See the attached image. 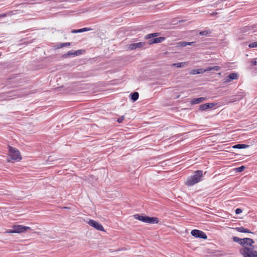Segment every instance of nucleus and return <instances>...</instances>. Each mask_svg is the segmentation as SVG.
Returning a JSON list of instances; mask_svg holds the SVG:
<instances>
[{
  "instance_id": "1",
  "label": "nucleus",
  "mask_w": 257,
  "mask_h": 257,
  "mask_svg": "<svg viewBox=\"0 0 257 257\" xmlns=\"http://www.w3.org/2000/svg\"><path fill=\"white\" fill-rule=\"evenodd\" d=\"M202 177L203 171L197 170L195 171L193 175L188 178L185 184L187 186H192L201 181Z\"/></svg>"
},
{
  "instance_id": "2",
  "label": "nucleus",
  "mask_w": 257,
  "mask_h": 257,
  "mask_svg": "<svg viewBox=\"0 0 257 257\" xmlns=\"http://www.w3.org/2000/svg\"><path fill=\"white\" fill-rule=\"evenodd\" d=\"M252 247H244L239 249V252L243 257H257V251Z\"/></svg>"
},
{
  "instance_id": "3",
  "label": "nucleus",
  "mask_w": 257,
  "mask_h": 257,
  "mask_svg": "<svg viewBox=\"0 0 257 257\" xmlns=\"http://www.w3.org/2000/svg\"><path fill=\"white\" fill-rule=\"evenodd\" d=\"M134 216L135 219L145 223L155 224L158 223L159 222V219L156 217L143 216L138 214L134 215Z\"/></svg>"
},
{
  "instance_id": "4",
  "label": "nucleus",
  "mask_w": 257,
  "mask_h": 257,
  "mask_svg": "<svg viewBox=\"0 0 257 257\" xmlns=\"http://www.w3.org/2000/svg\"><path fill=\"white\" fill-rule=\"evenodd\" d=\"M28 230H32L31 227L22 225H15L12 226V229H7L5 232L7 233H21L25 232Z\"/></svg>"
},
{
  "instance_id": "5",
  "label": "nucleus",
  "mask_w": 257,
  "mask_h": 257,
  "mask_svg": "<svg viewBox=\"0 0 257 257\" xmlns=\"http://www.w3.org/2000/svg\"><path fill=\"white\" fill-rule=\"evenodd\" d=\"M8 149L9 153V155L11 159L17 162H19L21 160L22 157L20 152L17 149L13 148L10 146H8Z\"/></svg>"
},
{
  "instance_id": "6",
  "label": "nucleus",
  "mask_w": 257,
  "mask_h": 257,
  "mask_svg": "<svg viewBox=\"0 0 257 257\" xmlns=\"http://www.w3.org/2000/svg\"><path fill=\"white\" fill-rule=\"evenodd\" d=\"M191 234L196 238L207 239V236L202 231L198 229H193L191 231Z\"/></svg>"
},
{
  "instance_id": "7",
  "label": "nucleus",
  "mask_w": 257,
  "mask_h": 257,
  "mask_svg": "<svg viewBox=\"0 0 257 257\" xmlns=\"http://www.w3.org/2000/svg\"><path fill=\"white\" fill-rule=\"evenodd\" d=\"M88 224L89 225L93 227L94 228L98 230H100V231L104 230L103 226L101 224H100L98 222H97L95 220L90 219L88 221Z\"/></svg>"
},
{
  "instance_id": "8",
  "label": "nucleus",
  "mask_w": 257,
  "mask_h": 257,
  "mask_svg": "<svg viewBox=\"0 0 257 257\" xmlns=\"http://www.w3.org/2000/svg\"><path fill=\"white\" fill-rule=\"evenodd\" d=\"M146 45H148V43L146 42H141L137 43H133L128 46V49L131 50H135L137 48L144 47Z\"/></svg>"
},
{
  "instance_id": "9",
  "label": "nucleus",
  "mask_w": 257,
  "mask_h": 257,
  "mask_svg": "<svg viewBox=\"0 0 257 257\" xmlns=\"http://www.w3.org/2000/svg\"><path fill=\"white\" fill-rule=\"evenodd\" d=\"M216 105L214 103H206L199 105V109L201 111H204L208 109L211 108Z\"/></svg>"
},
{
  "instance_id": "10",
  "label": "nucleus",
  "mask_w": 257,
  "mask_h": 257,
  "mask_svg": "<svg viewBox=\"0 0 257 257\" xmlns=\"http://www.w3.org/2000/svg\"><path fill=\"white\" fill-rule=\"evenodd\" d=\"M165 40V38L164 37H160L158 38H155L152 39H150L148 44L152 45L154 44L159 43L163 42Z\"/></svg>"
},
{
  "instance_id": "11",
  "label": "nucleus",
  "mask_w": 257,
  "mask_h": 257,
  "mask_svg": "<svg viewBox=\"0 0 257 257\" xmlns=\"http://www.w3.org/2000/svg\"><path fill=\"white\" fill-rule=\"evenodd\" d=\"M238 75L236 73H232L229 74L227 77H226L224 80L225 83L230 82L231 80L234 79H236L238 78Z\"/></svg>"
},
{
  "instance_id": "12",
  "label": "nucleus",
  "mask_w": 257,
  "mask_h": 257,
  "mask_svg": "<svg viewBox=\"0 0 257 257\" xmlns=\"http://www.w3.org/2000/svg\"><path fill=\"white\" fill-rule=\"evenodd\" d=\"M243 243L244 246L245 245H247L249 246V247H252V246H254V245H252V244L254 243V241L252 239L250 238H244Z\"/></svg>"
},
{
  "instance_id": "13",
  "label": "nucleus",
  "mask_w": 257,
  "mask_h": 257,
  "mask_svg": "<svg viewBox=\"0 0 257 257\" xmlns=\"http://www.w3.org/2000/svg\"><path fill=\"white\" fill-rule=\"evenodd\" d=\"M234 229H235L237 231L239 232L253 233V232H251L249 229L245 228L242 226L240 227H235L234 228Z\"/></svg>"
},
{
  "instance_id": "14",
  "label": "nucleus",
  "mask_w": 257,
  "mask_h": 257,
  "mask_svg": "<svg viewBox=\"0 0 257 257\" xmlns=\"http://www.w3.org/2000/svg\"><path fill=\"white\" fill-rule=\"evenodd\" d=\"M206 69H204L203 68H200V69H193L190 72V74L192 75H195V74H202L206 72Z\"/></svg>"
},
{
  "instance_id": "15",
  "label": "nucleus",
  "mask_w": 257,
  "mask_h": 257,
  "mask_svg": "<svg viewBox=\"0 0 257 257\" xmlns=\"http://www.w3.org/2000/svg\"><path fill=\"white\" fill-rule=\"evenodd\" d=\"M206 98L205 97H199V98H195L191 100V103L192 104H199V103L203 102L205 100H206Z\"/></svg>"
},
{
  "instance_id": "16",
  "label": "nucleus",
  "mask_w": 257,
  "mask_h": 257,
  "mask_svg": "<svg viewBox=\"0 0 257 257\" xmlns=\"http://www.w3.org/2000/svg\"><path fill=\"white\" fill-rule=\"evenodd\" d=\"M233 241L238 243L240 245L244 247L243 240L244 238H240L236 236H233L232 238Z\"/></svg>"
},
{
  "instance_id": "17",
  "label": "nucleus",
  "mask_w": 257,
  "mask_h": 257,
  "mask_svg": "<svg viewBox=\"0 0 257 257\" xmlns=\"http://www.w3.org/2000/svg\"><path fill=\"white\" fill-rule=\"evenodd\" d=\"M233 241L238 243L240 245L244 247L243 240L244 238H240L236 236H233L232 238Z\"/></svg>"
},
{
  "instance_id": "18",
  "label": "nucleus",
  "mask_w": 257,
  "mask_h": 257,
  "mask_svg": "<svg viewBox=\"0 0 257 257\" xmlns=\"http://www.w3.org/2000/svg\"><path fill=\"white\" fill-rule=\"evenodd\" d=\"M233 241L238 243L240 245L244 247L243 240L244 238H240L236 236H233L232 238Z\"/></svg>"
},
{
  "instance_id": "19",
  "label": "nucleus",
  "mask_w": 257,
  "mask_h": 257,
  "mask_svg": "<svg viewBox=\"0 0 257 257\" xmlns=\"http://www.w3.org/2000/svg\"><path fill=\"white\" fill-rule=\"evenodd\" d=\"M249 147V145H248L238 144L233 146L232 148L234 149H245L248 148Z\"/></svg>"
},
{
  "instance_id": "20",
  "label": "nucleus",
  "mask_w": 257,
  "mask_h": 257,
  "mask_svg": "<svg viewBox=\"0 0 257 257\" xmlns=\"http://www.w3.org/2000/svg\"><path fill=\"white\" fill-rule=\"evenodd\" d=\"M188 65V62H180V63H174L172 64V66L176 67L177 68H182Z\"/></svg>"
},
{
  "instance_id": "21",
  "label": "nucleus",
  "mask_w": 257,
  "mask_h": 257,
  "mask_svg": "<svg viewBox=\"0 0 257 257\" xmlns=\"http://www.w3.org/2000/svg\"><path fill=\"white\" fill-rule=\"evenodd\" d=\"M91 30V29L90 28H83L77 29V30H72L71 32L72 33H82V32L88 31H89Z\"/></svg>"
},
{
  "instance_id": "22",
  "label": "nucleus",
  "mask_w": 257,
  "mask_h": 257,
  "mask_svg": "<svg viewBox=\"0 0 257 257\" xmlns=\"http://www.w3.org/2000/svg\"><path fill=\"white\" fill-rule=\"evenodd\" d=\"M130 96L133 102H135L139 98V94L138 92H134L130 94Z\"/></svg>"
},
{
  "instance_id": "23",
  "label": "nucleus",
  "mask_w": 257,
  "mask_h": 257,
  "mask_svg": "<svg viewBox=\"0 0 257 257\" xmlns=\"http://www.w3.org/2000/svg\"><path fill=\"white\" fill-rule=\"evenodd\" d=\"M160 35V33H154L149 34L145 37V39L146 40L150 39L152 38H155L156 37H158Z\"/></svg>"
},
{
  "instance_id": "24",
  "label": "nucleus",
  "mask_w": 257,
  "mask_h": 257,
  "mask_svg": "<svg viewBox=\"0 0 257 257\" xmlns=\"http://www.w3.org/2000/svg\"><path fill=\"white\" fill-rule=\"evenodd\" d=\"M71 43H70V42L60 43L57 45L56 48L60 49V48H62L64 47L69 46L71 45Z\"/></svg>"
},
{
  "instance_id": "25",
  "label": "nucleus",
  "mask_w": 257,
  "mask_h": 257,
  "mask_svg": "<svg viewBox=\"0 0 257 257\" xmlns=\"http://www.w3.org/2000/svg\"><path fill=\"white\" fill-rule=\"evenodd\" d=\"M221 69L219 66H214L213 67H208L206 68V71H209L212 70L219 71Z\"/></svg>"
},
{
  "instance_id": "26",
  "label": "nucleus",
  "mask_w": 257,
  "mask_h": 257,
  "mask_svg": "<svg viewBox=\"0 0 257 257\" xmlns=\"http://www.w3.org/2000/svg\"><path fill=\"white\" fill-rule=\"evenodd\" d=\"M84 50H77L76 51H74L73 52V55L74 56H78V55H80L81 54H83V52H84Z\"/></svg>"
},
{
  "instance_id": "27",
  "label": "nucleus",
  "mask_w": 257,
  "mask_h": 257,
  "mask_svg": "<svg viewBox=\"0 0 257 257\" xmlns=\"http://www.w3.org/2000/svg\"><path fill=\"white\" fill-rule=\"evenodd\" d=\"M73 52H72L71 51H68L67 53H66V54H64L63 55V57H64V58L69 57L73 55Z\"/></svg>"
},
{
  "instance_id": "28",
  "label": "nucleus",
  "mask_w": 257,
  "mask_h": 257,
  "mask_svg": "<svg viewBox=\"0 0 257 257\" xmlns=\"http://www.w3.org/2000/svg\"><path fill=\"white\" fill-rule=\"evenodd\" d=\"M210 33V32L209 31H203L199 32V35L201 36H207Z\"/></svg>"
},
{
  "instance_id": "29",
  "label": "nucleus",
  "mask_w": 257,
  "mask_h": 257,
  "mask_svg": "<svg viewBox=\"0 0 257 257\" xmlns=\"http://www.w3.org/2000/svg\"><path fill=\"white\" fill-rule=\"evenodd\" d=\"M244 169H245V167L244 166H241L239 167L236 168V171L237 172H241L242 171H243L244 170Z\"/></svg>"
},
{
  "instance_id": "30",
  "label": "nucleus",
  "mask_w": 257,
  "mask_h": 257,
  "mask_svg": "<svg viewBox=\"0 0 257 257\" xmlns=\"http://www.w3.org/2000/svg\"><path fill=\"white\" fill-rule=\"evenodd\" d=\"M248 47L249 48H255L257 47V42H253L249 44Z\"/></svg>"
},
{
  "instance_id": "31",
  "label": "nucleus",
  "mask_w": 257,
  "mask_h": 257,
  "mask_svg": "<svg viewBox=\"0 0 257 257\" xmlns=\"http://www.w3.org/2000/svg\"><path fill=\"white\" fill-rule=\"evenodd\" d=\"M124 116L122 115L117 119V121L118 123H121L123 121V120H124Z\"/></svg>"
},
{
  "instance_id": "32",
  "label": "nucleus",
  "mask_w": 257,
  "mask_h": 257,
  "mask_svg": "<svg viewBox=\"0 0 257 257\" xmlns=\"http://www.w3.org/2000/svg\"><path fill=\"white\" fill-rule=\"evenodd\" d=\"M179 45L180 46L185 47L188 45L187 42H179Z\"/></svg>"
},
{
  "instance_id": "33",
  "label": "nucleus",
  "mask_w": 257,
  "mask_h": 257,
  "mask_svg": "<svg viewBox=\"0 0 257 257\" xmlns=\"http://www.w3.org/2000/svg\"><path fill=\"white\" fill-rule=\"evenodd\" d=\"M188 45L194 46H198V45H196L195 42H187Z\"/></svg>"
},
{
  "instance_id": "34",
  "label": "nucleus",
  "mask_w": 257,
  "mask_h": 257,
  "mask_svg": "<svg viewBox=\"0 0 257 257\" xmlns=\"http://www.w3.org/2000/svg\"><path fill=\"white\" fill-rule=\"evenodd\" d=\"M235 212L236 214H239L242 212V210L240 208H237L235 209Z\"/></svg>"
},
{
  "instance_id": "35",
  "label": "nucleus",
  "mask_w": 257,
  "mask_h": 257,
  "mask_svg": "<svg viewBox=\"0 0 257 257\" xmlns=\"http://www.w3.org/2000/svg\"><path fill=\"white\" fill-rule=\"evenodd\" d=\"M251 64L252 66H255L257 65V62L255 60H252L251 61Z\"/></svg>"
},
{
  "instance_id": "36",
  "label": "nucleus",
  "mask_w": 257,
  "mask_h": 257,
  "mask_svg": "<svg viewBox=\"0 0 257 257\" xmlns=\"http://www.w3.org/2000/svg\"><path fill=\"white\" fill-rule=\"evenodd\" d=\"M7 15L6 14H2V15H0V18H2V17H6Z\"/></svg>"
},
{
  "instance_id": "37",
  "label": "nucleus",
  "mask_w": 257,
  "mask_h": 257,
  "mask_svg": "<svg viewBox=\"0 0 257 257\" xmlns=\"http://www.w3.org/2000/svg\"><path fill=\"white\" fill-rule=\"evenodd\" d=\"M215 14H216V13H212V15H215Z\"/></svg>"
}]
</instances>
